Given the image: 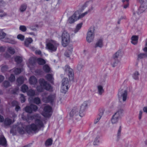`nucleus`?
I'll list each match as a JSON object with an SVG mask.
<instances>
[{
  "label": "nucleus",
  "instance_id": "obj_1",
  "mask_svg": "<svg viewBox=\"0 0 147 147\" xmlns=\"http://www.w3.org/2000/svg\"><path fill=\"white\" fill-rule=\"evenodd\" d=\"M35 124L33 123L31 125L27 126L26 127V131L28 132L34 131L38 132L40 129L45 127L44 125L42 120L39 118H37L35 120Z\"/></svg>",
  "mask_w": 147,
  "mask_h": 147
},
{
  "label": "nucleus",
  "instance_id": "obj_2",
  "mask_svg": "<svg viewBox=\"0 0 147 147\" xmlns=\"http://www.w3.org/2000/svg\"><path fill=\"white\" fill-rule=\"evenodd\" d=\"M39 83L40 86H38L36 88L38 92H42L44 89L48 91L52 90V88L51 85L48 83L44 79H40L39 80Z\"/></svg>",
  "mask_w": 147,
  "mask_h": 147
},
{
  "label": "nucleus",
  "instance_id": "obj_3",
  "mask_svg": "<svg viewBox=\"0 0 147 147\" xmlns=\"http://www.w3.org/2000/svg\"><path fill=\"white\" fill-rule=\"evenodd\" d=\"M59 45V43L56 41L50 40L47 42L46 48L49 52L52 53L56 51Z\"/></svg>",
  "mask_w": 147,
  "mask_h": 147
},
{
  "label": "nucleus",
  "instance_id": "obj_4",
  "mask_svg": "<svg viewBox=\"0 0 147 147\" xmlns=\"http://www.w3.org/2000/svg\"><path fill=\"white\" fill-rule=\"evenodd\" d=\"M79 115L80 117H82L84 116V114L80 113L79 108L77 107H74L69 113L70 119L76 118Z\"/></svg>",
  "mask_w": 147,
  "mask_h": 147
},
{
  "label": "nucleus",
  "instance_id": "obj_5",
  "mask_svg": "<svg viewBox=\"0 0 147 147\" xmlns=\"http://www.w3.org/2000/svg\"><path fill=\"white\" fill-rule=\"evenodd\" d=\"M62 44L64 47H66L69 42L70 36L66 31H64L62 35Z\"/></svg>",
  "mask_w": 147,
  "mask_h": 147
},
{
  "label": "nucleus",
  "instance_id": "obj_6",
  "mask_svg": "<svg viewBox=\"0 0 147 147\" xmlns=\"http://www.w3.org/2000/svg\"><path fill=\"white\" fill-rule=\"evenodd\" d=\"M94 27H91L89 29L87 34L86 40L88 42H92L94 36Z\"/></svg>",
  "mask_w": 147,
  "mask_h": 147
},
{
  "label": "nucleus",
  "instance_id": "obj_7",
  "mask_svg": "<svg viewBox=\"0 0 147 147\" xmlns=\"http://www.w3.org/2000/svg\"><path fill=\"white\" fill-rule=\"evenodd\" d=\"M127 91L126 90L120 89L118 93L119 100L121 101H125L127 99Z\"/></svg>",
  "mask_w": 147,
  "mask_h": 147
},
{
  "label": "nucleus",
  "instance_id": "obj_8",
  "mask_svg": "<svg viewBox=\"0 0 147 147\" xmlns=\"http://www.w3.org/2000/svg\"><path fill=\"white\" fill-rule=\"evenodd\" d=\"M44 112L42 115L45 117H50L52 114V109L51 107L47 105L45 106L44 108Z\"/></svg>",
  "mask_w": 147,
  "mask_h": 147
},
{
  "label": "nucleus",
  "instance_id": "obj_9",
  "mask_svg": "<svg viewBox=\"0 0 147 147\" xmlns=\"http://www.w3.org/2000/svg\"><path fill=\"white\" fill-rule=\"evenodd\" d=\"M65 73L67 74L70 80L74 79V73L73 70L68 65H65L64 68Z\"/></svg>",
  "mask_w": 147,
  "mask_h": 147
},
{
  "label": "nucleus",
  "instance_id": "obj_10",
  "mask_svg": "<svg viewBox=\"0 0 147 147\" xmlns=\"http://www.w3.org/2000/svg\"><path fill=\"white\" fill-rule=\"evenodd\" d=\"M55 95L51 94L47 97L43 96L42 98L43 101L45 103H52L55 99Z\"/></svg>",
  "mask_w": 147,
  "mask_h": 147
},
{
  "label": "nucleus",
  "instance_id": "obj_11",
  "mask_svg": "<svg viewBox=\"0 0 147 147\" xmlns=\"http://www.w3.org/2000/svg\"><path fill=\"white\" fill-rule=\"evenodd\" d=\"M121 54V52L120 51H118L113 55V58L111 60V64L113 67H114L117 64V61L116 60Z\"/></svg>",
  "mask_w": 147,
  "mask_h": 147
},
{
  "label": "nucleus",
  "instance_id": "obj_12",
  "mask_svg": "<svg viewBox=\"0 0 147 147\" xmlns=\"http://www.w3.org/2000/svg\"><path fill=\"white\" fill-rule=\"evenodd\" d=\"M145 47L143 49V51L145 53H140L138 55V59H141L147 57V39L146 40Z\"/></svg>",
  "mask_w": 147,
  "mask_h": 147
},
{
  "label": "nucleus",
  "instance_id": "obj_13",
  "mask_svg": "<svg viewBox=\"0 0 147 147\" xmlns=\"http://www.w3.org/2000/svg\"><path fill=\"white\" fill-rule=\"evenodd\" d=\"M146 10V9L141 5L137 11H133V15L134 16H137V15H140L144 12Z\"/></svg>",
  "mask_w": 147,
  "mask_h": 147
},
{
  "label": "nucleus",
  "instance_id": "obj_14",
  "mask_svg": "<svg viewBox=\"0 0 147 147\" xmlns=\"http://www.w3.org/2000/svg\"><path fill=\"white\" fill-rule=\"evenodd\" d=\"M40 116L38 114H35L33 115H28V122H30V120L32 121L33 119H35V120L37 118H40Z\"/></svg>",
  "mask_w": 147,
  "mask_h": 147
},
{
  "label": "nucleus",
  "instance_id": "obj_15",
  "mask_svg": "<svg viewBox=\"0 0 147 147\" xmlns=\"http://www.w3.org/2000/svg\"><path fill=\"white\" fill-rule=\"evenodd\" d=\"M76 13L77 12H76L71 16L69 18L68 20V22L70 24L73 23L75 21L77 20V18L76 16Z\"/></svg>",
  "mask_w": 147,
  "mask_h": 147
},
{
  "label": "nucleus",
  "instance_id": "obj_16",
  "mask_svg": "<svg viewBox=\"0 0 147 147\" xmlns=\"http://www.w3.org/2000/svg\"><path fill=\"white\" fill-rule=\"evenodd\" d=\"M88 105V103L87 101L84 102L82 105L80 109V112L82 113L85 111L86 109L87 108Z\"/></svg>",
  "mask_w": 147,
  "mask_h": 147
},
{
  "label": "nucleus",
  "instance_id": "obj_17",
  "mask_svg": "<svg viewBox=\"0 0 147 147\" xmlns=\"http://www.w3.org/2000/svg\"><path fill=\"white\" fill-rule=\"evenodd\" d=\"M42 69L46 73H51V68L47 64H45L43 66Z\"/></svg>",
  "mask_w": 147,
  "mask_h": 147
},
{
  "label": "nucleus",
  "instance_id": "obj_18",
  "mask_svg": "<svg viewBox=\"0 0 147 147\" xmlns=\"http://www.w3.org/2000/svg\"><path fill=\"white\" fill-rule=\"evenodd\" d=\"M120 118L115 114H114L111 118V121L112 124H115L117 123L119 119Z\"/></svg>",
  "mask_w": 147,
  "mask_h": 147
},
{
  "label": "nucleus",
  "instance_id": "obj_19",
  "mask_svg": "<svg viewBox=\"0 0 147 147\" xmlns=\"http://www.w3.org/2000/svg\"><path fill=\"white\" fill-rule=\"evenodd\" d=\"M123 112V110L122 109L120 108L118 109L114 114L120 118L122 116Z\"/></svg>",
  "mask_w": 147,
  "mask_h": 147
},
{
  "label": "nucleus",
  "instance_id": "obj_20",
  "mask_svg": "<svg viewBox=\"0 0 147 147\" xmlns=\"http://www.w3.org/2000/svg\"><path fill=\"white\" fill-rule=\"evenodd\" d=\"M7 144V141L3 135L1 136L0 138V144L3 146H6Z\"/></svg>",
  "mask_w": 147,
  "mask_h": 147
},
{
  "label": "nucleus",
  "instance_id": "obj_21",
  "mask_svg": "<svg viewBox=\"0 0 147 147\" xmlns=\"http://www.w3.org/2000/svg\"><path fill=\"white\" fill-rule=\"evenodd\" d=\"M29 82L30 84L34 85L37 83V81L36 78L34 76H32L30 78Z\"/></svg>",
  "mask_w": 147,
  "mask_h": 147
},
{
  "label": "nucleus",
  "instance_id": "obj_22",
  "mask_svg": "<svg viewBox=\"0 0 147 147\" xmlns=\"http://www.w3.org/2000/svg\"><path fill=\"white\" fill-rule=\"evenodd\" d=\"M2 41L7 42H8L13 44H14L16 43V42L15 40H11L10 39L7 37H5L3 40H2Z\"/></svg>",
  "mask_w": 147,
  "mask_h": 147
},
{
  "label": "nucleus",
  "instance_id": "obj_23",
  "mask_svg": "<svg viewBox=\"0 0 147 147\" xmlns=\"http://www.w3.org/2000/svg\"><path fill=\"white\" fill-rule=\"evenodd\" d=\"M103 46V40L101 39H99L96 44L95 46V47H102Z\"/></svg>",
  "mask_w": 147,
  "mask_h": 147
},
{
  "label": "nucleus",
  "instance_id": "obj_24",
  "mask_svg": "<svg viewBox=\"0 0 147 147\" xmlns=\"http://www.w3.org/2000/svg\"><path fill=\"white\" fill-rule=\"evenodd\" d=\"M25 127L22 126V125H20L18 127V131L20 134H24L25 132Z\"/></svg>",
  "mask_w": 147,
  "mask_h": 147
},
{
  "label": "nucleus",
  "instance_id": "obj_25",
  "mask_svg": "<svg viewBox=\"0 0 147 147\" xmlns=\"http://www.w3.org/2000/svg\"><path fill=\"white\" fill-rule=\"evenodd\" d=\"M132 43L133 44L135 45L138 42V37L137 36H133L131 38Z\"/></svg>",
  "mask_w": 147,
  "mask_h": 147
},
{
  "label": "nucleus",
  "instance_id": "obj_26",
  "mask_svg": "<svg viewBox=\"0 0 147 147\" xmlns=\"http://www.w3.org/2000/svg\"><path fill=\"white\" fill-rule=\"evenodd\" d=\"M33 41V40L32 38H27L25 40L24 44L25 46L27 47H28L29 45Z\"/></svg>",
  "mask_w": 147,
  "mask_h": 147
},
{
  "label": "nucleus",
  "instance_id": "obj_27",
  "mask_svg": "<svg viewBox=\"0 0 147 147\" xmlns=\"http://www.w3.org/2000/svg\"><path fill=\"white\" fill-rule=\"evenodd\" d=\"M11 119L8 118H5L4 122V125H9L11 124Z\"/></svg>",
  "mask_w": 147,
  "mask_h": 147
},
{
  "label": "nucleus",
  "instance_id": "obj_28",
  "mask_svg": "<svg viewBox=\"0 0 147 147\" xmlns=\"http://www.w3.org/2000/svg\"><path fill=\"white\" fill-rule=\"evenodd\" d=\"M68 89V86L65 85H62L61 91V92L65 94L67 91Z\"/></svg>",
  "mask_w": 147,
  "mask_h": 147
},
{
  "label": "nucleus",
  "instance_id": "obj_29",
  "mask_svg": "<svg viewBox=\"0 0 147 147\" xmlns=\"http://www.w3.org/2000/svg\"><path fill=\"white\" fill-rule=\"evenodd\" d=\"M98 88V93L100 95H102V93H103L104 90L103 88V87L100 85H99L97 86Z\"/></svg>",
  "mask_w": 147,
  "mask_h": 147
},
{
  "label": "nucleus",
  "instance_id": "obj_30",
  "mask_svg": "<svg viewBox=\"0 0 147 147\" xmlns=\"http://www.w3.org/2000/svg\"><path fill=\"white\" fill-rule=\"evenodd\" d=\"M82 24L83 23H81L77 25L76 28L74 30V32L75 33L77 32L82 27Z\"/></svg>",
  "mask_w": 147,
  "mask_h": 147
},
{
  "label": "nucleus",
  "instance_id": "obj_31",
  "mask_svg": "<svg viewBox=\"0 0 147 147\" xmlns=\"http://www.w3.org/2000/svg\"><path fill=\"white\" fill-rule=\"evenodd\" d=\"M37 61L38 64L40 65H43L46 63L45 60L40 58H38Z\"/></svg>",
  "mask_w": 147,
  "mask_h": 147
},
{
  "label": "nucleus",
  "instance_id": "obj_32",
  "mask_svg": "<svg viewBox=\"0 0 147 147\" xmlns=\"http://www.w3.org/2000/svg\"><path fill=\"white\" fill-rule=\"evenodd\" d=\"M46 79L48 81L52 82L53 79V75L52 74H47L45 76Z\"/></svg>",
  "mask_w": 147,
  "mask_h": 147
},
{
  "label": "nucleus",
  "instance_id": "obj_33",
  "mask_svg": "<svg viewBox=\"0 0 147 147\" xmlns=\"http://www.w3.org/2000/svg\"><path fill=\"white\" fill-rule=\"evenodd\" d=\"M140 74L138 71H135L133 74V78L136 80H138L139 78V76Z\"/></svg>",
  "mask_w": 147,
  "mask_h": 147
},
{
  "label": "nucleus",
  "instance_id": "obj_34",
  "mask_svg": "<svg viewBox=\"0 0 147 147\" xmlns=\"http://www.w3.org/2000/svg\"><path fill=\"white\" fill-rule=\"evenodd\" d=\"M68 83L69 81L67 78H65L63 79L62 82V85L68 86Z\"/></svg>",
  "mask_w": 147,
  "mask_h": 147
},
{
  "label": "nucleus",
  "instance_id": "obj_35",
  "mask_svg": "<svg viewBox=\"0 0 147 147\" xmlns=\"http://www.w3.org/2000/svg\"><path fill=\"white\" fill-rule=\"evenodd\" d=\"M3 86L5 88H7L11 86L9 82L7 80L5 81L3 83Z\"/></svg>",
  "mask_w": 147,
  "mask_h": 147
},
{
  "label": "nucleus",
  "instance_id": "obj_36",
  "mask_svg": "<svg viewBox=\"0 0 147 147\" xmlns=\"http://www.w3.org/2000/svg\"><path fill=\"white\" fill-rule=\"evenodd\" d=\"M27 94L28 95L30 96H33L35 94V92L34 90L32 89H30L28 91Z\"/></svg>",
  "mask_w": 147,
  "mask_h": 147
},
{
  "label": "nucleus",
  "instance_id": "obj_37",
  "mask_svg": "<svg viewBox=\"0 0 147 147\" xmlns=\"http://www.w3.org/2000/svg\"><path fill=\"white\" fill-rule=\"evenodd\" d=\"M12 70H13V71L16 74H19L22 71L21 69L18 68L13 69Z\"/></svg>",
  "mask_w": 147,
  "mask_h": 147
},
{
  "label": "nucleus",
  "instance_id": "obj_38",
  "mask_svg": "<svg viewBox=\"0 0 147 147\" xmlns=\"http://www.w3.org/2000/svg\"><path fill=\"white\" fill-rule=\"evenodd\" d=\"M33 102L34 103L36 104H39L40 103V100L38 97H36L34 98L33 99Z\"/></svg>",
  "mask_w": 147,
  "mask_h": 147
},
{
  "label": "nucleus",
  "instance_id": "obj_39",
  "mask_svg": "<svg viewBox=\"0 0 147 147\" xmlns=\"http://www.w3.org/2000/svg\"><path fill=\"white\" fill-rule=\"evenodd\" d=\"M52 144V140L51 139H49L47 140L45 143L46 146H51Z\"/></svg>",
  "mask_w": 147,
  "mask_h": 147
},
{
  "label": "nucleus",
  "instance_id": "obj_40",
  "mask_svg": "<svg viewBox=\"0 0 147 147\" xmlns=\"http://www.w3.org/2000/svg\"><path fill=\"white\" fill-rule=\"evenodd\" d=\"M27 5L26 4H23L22 5L20 6V11L22 12H23L25 11L27 8Z\"/></svg>",
  "mask_w": 147,
  "mask_h": 147
},
{
  "label": "nucleus",
  "instance_id": "obj_41",
  "mask_svg": "<svg viewBox=\"0 0 147 147\" xmlns=\"http://www.w3.org/2000/svg\"><path fill=\"white\" fill-rule=\"evenodd\" d=\"M28 89V86L25 84L23 85L21 87V90L23 92H27Z\"/></svg>",
  "mask_w": 147,
  "mask_h": 147
},
{
  "label": "nucleus",
  "instance_id": "obj_42",
  "mask_svg": "<svg viewBox=\"0 0 147 147\" xmlns=\"http://www.w3.org/2000/svg\"><path fill=\"white\" fill-rule=\"evenodd\" d=\"M17 82L19 84H22L24 82V78L22 77H20L18 78L17 80Z\"/></svg>",
  "mask_w": 147,
  "mask_h": 147
},
{
  "label": "nucleus",
  "instance_id": "obj_43",
  "mask_svg": "<svg viewBox=\"0 0 147 147\" xmlns=\"http://www.w3.org/2000/svg\"><path fill=\"white\" fill-rule=\"evenodd\" d=\"M25 111L29 113H32L33 111L31 108L30 106H27L25 108Z\"/></svg>",
  "mask_w": 147,
  "mask_h": 147
},
{
  "label": "nucleus",
  "instance_id": "obj_44",
  "mask_svg": "<svg viewBox=\"0 0 147 147\" xmlns=\"http://www.w3.org/2000/svg\"><path fill=\"white\" fill-rule=\"evenodd\" d=\"M100 136H98L95 138L93 142V144L94 145H98L99 142V139L100 138Z\"/></svg>",
  "mask_w": 147,
  "mask_h": 147
},
{
  "label": "nucleus",
  "instance_id": "obj_45",
  "mask_svg": "<svg viewBox=\"0 0 147 147\" xmlns=\"http://www.w3.org/2000/svg\"><path fill=\"white\" fill-rule=\"evenodd\" d=\"M15 61L18 64L20 63L22 61V58L19 56H16L15 58Z\"/></svg>",
  "mask_w": 147,
  "mask_h": 147
},
{
  "label": "nucleus",
  "instance_id": "obj_46",
  "mask_svg": "<svg viewBox=\"0 0 147 147\" xmlns=\"http://www.w3.org/2000/svg\"><path fill=\"white\" fill-rule=\"evenodd\" d=\"M7 51L10 54H13L15 53V51L14 48L11 47H8L7 49Z\"/></svg>",
  "mask_w": 147,
  "mask_h": 147
},
{
  "label": "nucleus",
  "instance_id": "obj_47",
  "mask_svg": "<svg viewBox=\"0 0 147 147\" xmlns=\"http://www.w3.org/2000/svg\"><path fill=\"white\" fill-rule=\"evenodd\" d=\"M121 127L120 126L119 128V129L117 133V140H118L121 136Z\"/></svg>",
  "mask_w": 147,
  "mask_h": 147
},
{
  "label": "nucleus",
  "instance_id": "obj_48",
  "mask_svg": "<svg viewBox=\"0 0 147 147\" xmlns=\"http://www.w3.org/2000/svg\"><path fill=\"white\" fill-rule=\"evenodd\" d=\"M30 106L33 111L36 112L38 108L37 106L34 105H31Z\"/></svg>",
  "mask_w": 147,
  "mask_h": 147
},
{
  "label": "nucleus",
  "instance_id": "obj_49",
  "mask_svg": "<svg viewBox=\"0 0 147 147\" xmlns=\"http://www.w3.org/2000/svg\"><path fill=\"white\" fill-rule=\"evenodd\" d=\"M72 51V49L71 50H68L65 51V55L67 57H69L70 55L71 54Z\"/></svg>",
  "mask_w": 147,
  "mask_h": 147
},
{
  "label": "nucleus",
  "instance_id": "obj_50",
  "mask_svg": "<svg viewBox=\"0 0 147 147\" xmlns=\"http://www.w3.org/2000/svg\"><path fill=\"white\" fill-rule=\"evenodd\" d=\"M6 36V34L3 32H0V39L2 41Z\"/></svg>",
  "mask_w": 147,
  "mask_h": 147
},
{
  "label": "nucleus",
  "instance_id": "obj_51",
  "mask_svg": "<svg viewBox=\"0 0 147 147\" xmlns=\"http://www.w3.org/2000/svg\"><path fill=\"white\" fill-rule=\"evenodd\" d=\"M141 3V5L146 9H147V0H145L144 1H143V0L142 2Z\"/></svg>",
  "mask_w": 147,
  "mask_h": 147
},
{
  "label": "nucleus",
  "instance_id": "obj_52",
  "mask_svg": "<svg viewBox=\"0 0 147 147\" xmlns=\"http://www.w3.org/2000/svg\"><path fill=\"white\" fill-rule=\"evenodd\" d=\"M15 77L14 75L11 74L9 78V80L11 82H14L15 80Z\"/></svg>",
  "mask_w": 147,
  "mask_h": 147
},
{
  "label": "nucleus",
  "instance_id": "obj_53",
  "mask_svg": "<svg viewBox=\"0 0 147 147\" xmlns=\"http://www.w3.org/2000/svg\"><path fill=\"white\" fill-rule=\"evenodd\" d=\"M19 29L23 32H25L26 30V28L25 26L21 25L20 26Z\"/></svg>",
  "mask_w": 147,
  "mask_h": 147
},
{
  "label": "nucleus",
  "instance_id": "obj_54",
  "mask_svg": "<svg viewBox=\"0 0 147 147\" xmlns=\"http://www.w3.org/2000/svg\"><path fill=\"white\" fill-rule=\"evenodd\" d=\"M20 99L21 102L23 103L25 102L26 99L23 94H20Z\"/></svg>",
  "mask_w": 147,
  "mask_h": 147
},
{
  "label": "nucleus",
  "instance_id": "obj_55",
  "mask_svg": "<svg viewBox=\"0 0 147 147\" xmlns=\"http://www.w3.org/2000/svg\"><path fill=\"white\" fill-rule=\"evenodd\" d=\"M101 117L102 116L101 115V114H99L98 115V116L96 119H95L94 121V123H96L99 121V120L101 118Z\"/></svg>",
  "mask_w": 147,
  "mask_h": 147
},
{
  "label": "nucleus",
  "instance_id": "obj_56",
  "mask_svg": "<svg viewBox=\"0 0 147 147\" xmlns=\"http://www.w3.org/2000/svg\"><path fill=\"white\" fill-rule=\"evenodd\" d=\"M17 38L23 41L24 39V36L22 34H19L17 36Z\"/></svg>",
  "mask_w": 147,
  "mask_h": 147
},
{
  "label": "nucleus",
  "instance_id": "obj_57",
  "mask_svg": "<svg viewBox=\"0 0 147 147\" xmlns=\"http://www.w3.org/2000/svg\"><path fill=\"white\" fill-rule=\"evenodd\" d=\"M88 13V12L86 11V12H84V13H83L81 14V15H79L78 17V18H77V19H80V18H83L85 16V15H86Z\"/></svg>",
  "mask_w": 147,
  "mask_h": 147
},
{
  "label": "nucleus",
  "instance_id": "obj_58",
  "mask_svg": "<svg viewBox=\"0 0 147 147\" xmlns=\"http://www.w3.org/2000/svg\"><path fill=\"white\" fill-rule=\"evenodd\" d=\"M8 69V67L7 65H4L1 67V70L3 72H4Z\"/></svg>",
  "mask_w": 147,
  "mask_h": 147
},
{
  "label": "nucleus",
  "instance_id": "obj_59",
  "mask_svg": "<svg viewBox=\"0 0 147 147\" xmlns=\"http://www.w3.org/2000/svg\"><path fill=\"white\" fill-rule=\"evenodd\" d=\"M22 118L23 120H25L28 122V115H27V116L26 117L23 114H22Z\"/></svg>",
  "mask_w": 147,
  "mask_h": 147
},
{
  "label": "nucleus",
  "instance_id": "obj_60",
  "mask_svg": "<svg viewBox=\"0 0 147 147\" xmlns=\"http://www.w3.org/2000/svg\"><path fill=\"white\" fill-rule=\"evenodd\" d=\"M91 2L90 1H88L86 2L83 6L82 7L83 8L86 7L88 5H89L90 3H91Z\"/></svg>",
  "mask_w": 147,
  "mask_h": 147
},
{
  "label": "nucleus",
  "instance_id": "obj_61",
  "mask_svg": "<svg viewBox=\"0 0 147 147\" xmlns=\"http://www.w3.org/2000/svg\"><path fill=\"white\" fill-rule=\"evenodd\" d=\"M11 105L13 106L16 107V105H18V103L16 101H14L11 102Z\"/></svg>",
  "mask_w": 147,
  "mask_h": 147
},
{
  "label": "nucleus",
  "instance_id": "obj_62",
  "mask_svg": "<svg viewBox=\"0 0 147 147\" xmlns=\"http://www.w3.org/2000/svg\"><path fill=\"white\" fill-rule=\"evenodd\" d=\"M83 67V65L81 64H79L77 66V68L79 70H80Z\"/></svg>",
  "mask_w": 147,
  "mask_h": 147
},
{
  "label": "nucleus",
  "instance_id": "obj_63",
  "mask_svg": "<svg viewBox=\"0 0 147 147\" xmlns=\"http://www.w3.org/2000/svg\"><path fill=\"white\" fill-rule=\"evenodd\" d=\"M142 110H140L139 111V119L140 120L142 118Z\"/></svg>",
  "mask_w": 147,
  "mask_h": 147
},
{
  "label": "nucleus",
  "instance_id": "obj_64",
  "mask_svg": "<svg viewBox=\"0 0 147 147\" xmlns=\"http://www.w3.org/2000/svg\"><path fill=\"white\" fill-rule=\"evenodd\" d=\"M129 6V3H124L123 8L124 9H126Z\"/></svg>",
  "mask_w": 147,
  "mask_h": 147
}]
</instances>
